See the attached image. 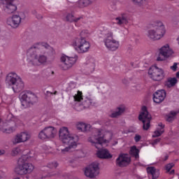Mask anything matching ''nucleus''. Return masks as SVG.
I'll use <instances>...</instances> for the list:
<instances>
[{"label":"nucleus","instance_id":"1","mask_svg":"<svg viewBox=\"0 0 179 179\" xmlns=\"http://www.w3.org/2000/svg\"><path fill=\"white\" fill-rule=\"evenodd\" d=\"M54 49L46 43L34 44L27 51V62L31 65L40 66L47 64V54H51Z\"/></svg>","mask_w":179,"mask_h":179},{"label":"nucleus","instance_id":"2","mask_svg":"<svg viewBox=\"0 0 179 179\" xmlns=\"http://www.w3.org/2000/svg\"><path fill=\"white\" fill-rule=\"evenodd\" d=\"M111 138H113V131L108 130V127H104L102 129H96L88 138V142L96 149H100L101 146L107 145Z\"/></svg>","mask_w":179,"mask_h":179},{"label":"nucleus","instance_id":"3","mask_svg":"<svg viewBox=\"0 0 179 179\" xmlns=\"http://www.w3.org/2000/svg\"><path fill=\"white\" fill-rule=\"evenodd\" d=\"M59 138L62 143L68 145V147L62 150V155H66V153L72 152V149H75L78 147L79 136L71 134L68 127H63L59 129Z\"/></svg>","mask_w":179,"mask_h":179},{"label":"nucleus","instance_id":"4","mask_svg":"<svg viewBox=\"0 0 179 179\" xmlns=\"http://www.w3.org/2000/svg\"><path fill=\"white\" fill-rule=\"evenodd\" d=\"M24 153H28V155L24 154L22 155L14 169L15 173L17 174H30L34 170V166L27 162V160H30V157H34L33 156L34 151H31L29 153V150H27Z\"/></svg>","mask_w":179,"mask_h":179},{"label":"nucleus","instance_id":"5","mask_svg":"<svg viewBox=\"0 0 179 179\" xmlns=\"http://www.w3.org/2000/svg\"><path fill=\"white\" fill-rule=\"evenodd\" d=\"M101 35L103 37L105 47L110 51H117L120 48V41L114 38L113 31L108 28L101 29Z\"/></svg>","mask_w":179,"mask_h":179},{"label":"nucleus","instance_id":"6","mask_svg":"<svg viewBox=\"0 0 179 179\" xmlns=\"http://www.w3.org/2000/svg\"><path fill=\"white\" fill-rule=\"evenodd\" d=\"M154 26L155 28H152L147 31V37L153 41L162 40L166 34V26H164L163 22L160 20L155 21Z\"/></svg>","mask_w":179,"mask_h":179},{"label":"nucleus","instance_id":"7","mask_svg":"<svg viewBox=\"0 0 179 179\" xmlns=\"http://www.w3.org/2000/svg\"><path fill=\"white\" fill-rule=\"evenodd\" d=\"M6 85L8 87H12L15 93H19L24 89V83L22 78L16 74V73H10L7 75L6 78Z\"/></svg>","mask_w":179,"mask_h":179},{"label":"nucleus","instance_id":"8","mask_svg":"<svg viewBox=\"0 0 179 179\" xmlns=\"http://www.w3.org/2000/svg\"><path fill=\"white\" fill-rule=\"evenodd\" d=\"M20 120L13 116V114H8L7 117V120L0 126V131L3 132V134H12V132H15L16 131V128H17V125Z\"/></svg>","mask_w":179,"mask_h":179},{"label":"nucleus","instance_id":"9","mask_svg":"<svg viewBox=\"0 0 179 179\" xmlns=\"http://www.w3.org/2000/svg\"><path fill=\"white\" fill-rule=\"evenodd\" d=\"M73 100L76 107H80L78 110H83V108H89L90 106H93V99L87 97L83 99V94L80 91H78L73 95Z\"/></svg>","mask_w":179,"mask_h":179},{"label":"nucleus","instance_id":"10","mask_svg":"<svg viewBox=\"0 0 179 179\" xmlns=\"http://www.w3.org/2000/svg\"><path fill=\"white\" fill-rule=\"evenodd\" d=\"M71 45L79 54L87 52L89 50H90V43H89L86 38L82 37L73 39L71 42Z\"/></svg>","mask_w":179,"mask_h":179},{"label":"nucleus","instance_id":"11","mask_svg":"<svg viewBox=\"0 0 179 179\" xmlns=\"http://www.w3.org/2000/svg\"><path fill=\"white\" fill-rule=\"evenodd\" d=\"M20 100L23 108H27V107H30L31 104L37 103L38 99L37 98V95L33 92H24L20 94Z\"/></svg>","mask_w":179,"mask_h":179},{"label":"nucleus","instance_id":"12","mask_svg":"<svg viewBox=\"0 0 179 179\" xmlns=\"http://www.w3.org/2000/svg\"><path fill=\"white\" fill-rule=\"evenodd\" d=\"M148 75L150 79L155 82H160V80H163L166 78L164 69L159 68L157 65H152L149 68Z\"/></svg>","mask_w":179,"mask_h":179},{"label":"nucleus","instance_id":"13","mask_svg":"<svg viewBox=\"0 0 179 179\" xmlns=\"http://www.w3.org/2000/svg\"><path fill=\"white\" fill-rule=\"evenodd\" d=\"M159 55L157 56V61L163 62L171 58L174 55V50L169 43H165L158 49Z\"/></svg>","mask_w":179,"mask_h":179},{"label":"nucleus","instance_id":"14","mask_svg":"<svg viewBox=\"0 0 179 179\" xmlns=\"http://www.w3.org/2000/svg\"><path fill=\"white\" fill-rule=\"evenodd\" d=\"M57 131L54 127H47L42 129L38 137L41 141H50L54 139L57 136Z\"/></svg>","mask_w":179,"mask_h":179},{"label":"nucleus","instance_id":"15","mask_svg":"<svg viewBox=\"0 0 179 179\" xmlns=\"http://www.w3.org/2000/svg\"><path fill=\"white\" fill-rule=\"evenodd\" d=\"M140 121L143 122V129L144 131H148L150 128V121H152V115L148 112V108L143 106L141 112L138 116Z\"/></svg>","mask_w":179,"mask_h":179},{"label":"nucleus","instance_id":"16","mask_svg":"<svg viewBox=\"0 0 179 179\" xmlns=\"http://www.w3.org/2000/svg\"><path fill=\"white\" fill-rule=\"evenodd\" d=\"M26 19V13L21 12L18 14H15L13 16L7 19L6 23L8 26H10L13 29H17L22 23V20Z\"/></svg>","mask_w":179,"mask_h":179},{"label":"nucleus","instance_id":"17","mask_svg":"<svg viewBox=\"0 0 179 179\" xmlns=\"http://www.w3.org/2000/svg\"><path fill=\"white\" fill-rule=\"evenodd\" d=\"M60 61L63 64L62 69L67 71V69L72 68L74 64H76V61H78V56L74 55L73 57H69L65 54H62L60 57Z\"/></svg>","mask_w":179,"mask_h":179},{"label":"nucleus","instance_id":"18","mask_svg":"<svg viewBox=\"0 0 179 179\" xmlns=\"http://www.w3.org/2000/svg\"><path fill=\"white\" fill-rule=\"evenodd\" d=\"M100 174L99 162H94L85 168V176L89 178H94Z\"/></svg>","mask_w":179,"mask_h":179},{"label":"nucleus","instance_id":"19","mask_svg":"<svg viewBox=\"0 0 179 179\" xmlns=\"http://www.w3.org/2000/svg\"><path fill=\"white\" fill-rule=\"evenodd\" d=\"M15 0H0V6L6 13H13L17 10V6L13 4Z\"/></svg>","mask_w":179,"mask_h":179},{"label":"nucleus","instance_id":"20","mask_svg":"<svg viewBox=\"0 0 179 179\" xmlns=\"http://www.w3.org/2000/svg\"><path fill=\"white\" fill-rule=\"evenodd\" d=\"M30 134L27 131H22L20 133L17 134L14 138L13 139V143L14 145L17 143H23L24 142H27L29 139H30Z\"/></svg>","mask_w":179,"mask_h":179},{"label":"nucleus","instance_id":"21","mask_svg":"<svg viewBox=\"0 0 179 179\" xmlns=\"http://www.w3.org/2000/svg\"><path fill=\"white\" fill-rule=\"evenodd\" d=\"M131 163V157L127 154H122L116 159V164L119 167H126Z\"/></svg>","mask_w":179,"mask_h":179},{"label":"nucleus","instance_id":"22","mask_svg":"<svg viewBox=\"0 0 179 179\" xmlns=\"http://www.w3.org/2000/svg\"><path fill=\"white\" fill-rule=\"evenodd\" d=\"M166 90H159L156 91L153 94V101L157 104H160V103H163L164 101V99H166Z\"/></svg>","mask_w":179,"mask_h":179},{"label":"nucleus","instance_id":"23","mask_svg":"<svg viewBox=\"0 0 179 179\" xmlns=\"http://www.w3.org/2000/svg\"><path fill=\"white\" fill-rule=\"evenodd\" d=\"M84 68L88 73H93L96 69V62L92 58L87 59L84 64Z\"/></svg>","mask_w":179,"mask_h":179},{"label":"nucleus","instance_id":"24","mask_svg":"<svg viewBox=\"0 0 179 179\" xmlns=\"http://www.w3.org/2000/svg\"><path fill=\"white\" fill-rule=\"evenodd\" d=\"M96 156L99 159H112L113 155L108 151V150L103 148L96 152Z\"/></svg>","mask_w":179,"mask_h":179},{"label":"nucleus","instance_id":"25","mask_svg":"<svg viewBox=\"0 0 179 179\" xmlns=\"http://www.w3.org/2000/svg\"><path fill=\"white\" fill-rule=\"evenodd\" d=\"M147 173L150 176H152V179H157L160 176V171L153 166H148L147 168Z\"/></svg>","mask_w":179,"mask_h":179},{"label":"nucleus","instance_id":"26","mask_svg":"<svg viewBox=\"0 0 179 179\" xmlns=\"http://www.w3.org/2000/svg\"><path fill=\"white\" fill-rule=\"evenodd\" d=\"M164 134V124L159 123L156 130L153 132L152 138H157L162 136Z\"/></svg>","mask_w":179,"mask_h":179},{"label":"nucleus","instance_id":"27","mask_svg":"<svg viewBox=\"0 0 179 179\" xmlns=\"http://www.w3.org/2000/svg\"><path fill=\"white\" fill-rule=\"evenodd\" d=\"M76 128L78 131H81V132H87V131L92 129V125L84 122H78L76 124Z\"/></svg>","mask_w":179,"mask_h":179},{"label":"nucleus","instance_id":"28","mask_svg":"<svg viewBox=\"0 0 179 179\" xmlns=\"http://www.w3.org/2000/svg\"><path fill=\"white\" fill-rule=\"evenodd\" d=\"M124 111H125V105H120L119 107L117 108L115 112L112 113L110 115V117H111L112 118H115L121 115V114H122Z\"/></svg>","mask_w":179,"mask_h":179},{"label":"nucleus","instance_id":"29","mask_svg":"<svg viewBox=\"0 0 179 179\" xmlns=\"http://www.w3.org/2000/svg\"><path fill=\"white\" fill-rule=\"evenodd\" d=\"M128 20V15L127 13H122L120 17L115 18L117 24H122V23H127Z\"/></svg>","mask_w":179,"mask_h":179},{"label":"nucleus","instance_id":"30","mask_svg":"<svg viewBox=\"0 0 179 179\" xmlns=\"http://www.w3.org/2000/svg\"><path fill=\"white\" fill-rule=\"evenodd\" d=\"M178 82V80H177V78H169L166 83V85L167 87H173V86H176V85H177Z\"/></svg>","mask_w":179,"mask_h":179},{"label":"nucleus","instance_id":"31","mask_svg":"<svg viewBox=\"0 0 179 179\" xmlns=\"http://www.w3.org/2000/svg\"><path fill=\"white\" fill-rule=\"evenodd\" d=\"M129 153L131 156H134L135 159H139V150L136 148V146L131 147Z\"/></svg>","mask_w":179,"mask_h":179},{"label":"nucleus","instance_id":"32","mask_svg":"<svg viewBox=\"0 0 179 179\" xmlns=\"http://www.w3.org/2000/svg\"><path fill=\"white\" fill-rule=\"evenodd\" d=\"M92 3L90 0H79L78 5L80 8H85V6H89Z\"/></svg>","mask_w":179,"mask_h":179},{"label":"nucleus","instance_id":"33","mask_svg":"<svg viewBox=\"0 0 179 179\" xmlns=\"http://www.w3.org/2000/svg\"><path fill=\"white\" fill-rule=\"evenodd\" d=\"M22 152L23 150L22 149V147H17L12 150L11 155L12 156H17V155L22 153Z\"/></svg>","mask_w":179,"mask_h":179},{"label":"nucleus","instance_id":"34","mask_svg":"<svg viewBox=\"0 0 179 179\" xmlns=\"http://www.w3.org/2000/svg\"><path fill=\"white\" fill-rule=\"evenodd\" d=\"M177 115V112L176 111H171L169 115H168L167 117V121L170 122V121H173L174 120V117Z\"/></svg>","mask_w":179,"mask_h":179},{"label":"nucleus","instance_id":"35","mask_svg":"<svg viewBox=\"0 0 179 179\" xmlns=\"http://www.w3.org/2000/svg\"><path fill=\"white\" fill-rule=\"evenodd\" d=\"M66 19L69 22H78V20H79L80 18L75 19V17H73V15L72 14H69L66 16Z\"/></svg>","mask_w":179,"mask_h":179},{"label":"nucleus","instance_id":"36","mask_svg":"<svg viewBox=\"0 0 179 179\" xmlns=\"http://www.w3.org/2000/svg\"><path fill=\"white\" fill-rule=\"evenodd\" d=\"M73 155H75L76 157H83V156H85V152L82 150H76L74 151Z\"/></svg>","mask_w":179,"mask_h":179},{"label":"nucleus","instance_id":"37","mask_svg":"<svg viewBox=\"0 0 179 179\" xmlns=\"http://www.w3.org/2000/svg\"><path fill=\"white\" fill-rule=\"evenodd\" d=\"M170 69H171L173 72H176V71L178 69V63H173V64L170 66Z\"/></svg>","mask_w":179,"mask_h":179},{"label":"nucleus","instance_id":"38","mask_svg":"<svg viewBox=\"0 0 179 179\" xmlns=\"http://www.w3.org/2000/svg\"><path fill=\"white\" fill-rule=\"evenodd\" d=\"M132 1L134 3H136V5H138L139 6H141V5H143V3H145V0H132Z\"/></svg>","mask_w":179,"mask_h":179},{"label":"nucleus","instance_id":"39","mask_svg":"<svg viewBox=\"0 0 179 179\" xmlns=\"http://www.w3.org/2000/svg\"><path fill=\"white\" fill-rule=\"evenodd\" d=\"M173 167H174V164L173 163L168 164L165 166V169H166L167 173H169V171H170V170H171V169H173Z\"/></svg>","mask_w":179,"mask_h":179},{"label":"nucleus","instance_id":"40","mask_svg":"<svg viewBox=\"0 0 179 179\" xmlns=\"http://www.w3.org/2000/svg\"><path fill=\"white\" fill-rule=\"evenodd\" d=\"M43 150H45V152H50V150L51 149V148L49 145H43L42 146Z\"/></svg>","mask_w":179,"mask_h":179},{"label":"nucleus","instance_id":"41","mask_svg":"<svg viewBox=\"0 0 179 179\" xmlns=\"http://www.w3.org/2000/svg\"><path fill=\"white\" fill-rule=\"evenodd\" d=\"M141 135L139 134H136L134 137V140L136 142H139L141 141Z\"/></svg>","mask_w":179,"mask_h":179},{"label":"nucleus","instance_id":"42","mask_svg":"<svg viewBox=\"0 0 179 179\" xmlns=\"http://www.w3.org/2000/svg\"><path fill=\"white\" fill-rule=\"evenodd\" d=\"M69 86H70V89H73L76 87V84L74 82H71L69 84Z\"/></svg>","mask_w":179,"mask_h":179},{"label":"nucleus","instance_id":"43","mask_svg":"<svg viewBox=\"0 0 179 179\" xmlns=\"http://www.w3.org/2000/svg\"><path fill=\"white\" fill-rule=\"evenodd\" d=\"M160 142V138H157L152 142V145L155 146V145H157Z\"/></svg>","mask_w":179,"mask_h":179},{"label":"nucleus","instance_id":"44","mask_svg":"<svg viewBox=\"0 0 179 179\" xmlns=\"http://www.w3.org/2000/svg\"><path fill=\"white\" fill-rule=\"evenodd\" d=\"M0 179H5V173L0 170Z\"/></svg>","mask_w":179,"mask_h":179},{"label":"nucleus","instance_id":"45","mask_svg":"<svg viewBox=\"0 0 179 179\" xmlns=\"http://www.w3.org/2000/svg\"><path fill=\"white\" fill-rule=\"evenodd\" d=\"M52 167H57L58 166V164L57 163V162H53V163H52Z\"/></svg>","mask_w":179,"mask_h":179},{"label":"nucleus","instance_id":"46","mask_svg":"<svg viewBox=\"0 0 179 179\" xmlns=\"http://www.w3.org/2000/svg\"><path fill=\"white\" fill-rule=\"evenodd\" d=\"M2 155H5V150H0V156H2Z\"/></svg>","mask_w":179,"mask_h":179},{"label":"nucleus","instance_id":"47","mask_svg":"<svg viewBox=\"0 0 179 179\" xmlns=\"http://www.w3.org/2000/svg\"><path fill=\"white\" fill-rule=\"evenodd\" d=\"M176 76L178 79H179V71L176 73Z\"/></svg>","mask_w":179,"mask_h":179},{"label":"nucleus","instance_id":"48","mask_svg":"<svg viewBox=\"0 0 179 179\" xmlns=\"http://www.w3.org/2000/svg\"><path fill=\"white\" fill-rule=\"evenodd\" d=\"M2 76V69H0V78Z\"/></svg>","mask_w":179,"mask_h":179},{"label":"nucleus","instance_id":"49","mask_svg":"<svg viewBox=\"0 0 179 179\" xmlns=\"http://www.w3.org/2000/svg\"><path fill=\"white\" fill-rule=\"evenodd\" d=\"M167 159H169V156L166 155L164 160H167Z\"/></svg>","mask_w":179,"mask_h":179},{"label":"nucleus","instance_id":"50","mask_svg":"<svg viewBox=\"0 0 179 179\" xmlns=\"http://www.w3.org/2000/svg\"><path fill=\"white\" fill-rule=\"evenodd\" d=\"M170 174H174V170H172V171L170 172Z\"/></svg>","mask_w":179,"mask_h":179},{"label":"nucleus","instance_id":"51","mask_svg":"<svg viewBox=\"0 0 179 179\" xmlns=\"http://www.w3.org/2000/svg\"><path fill=\"white\" fill-rule=\"evenodd\" d=\"M81 36H83V31L81 32Z\"/></svg>","mask_w":179,"mask_h":179},{"label":"nucleus","instance_id":"52","mask_svg":"<svg viewBox=\"0 0 179 179\" xmlns=\"http://www.w3.org/2000/svg\"><path fill=\"white\" fill-rule=\"evenodd\" d=\"M0 124H1V120H0Z\"/></svg>","mask_w":179,"mask_h":179}]
</instances>
